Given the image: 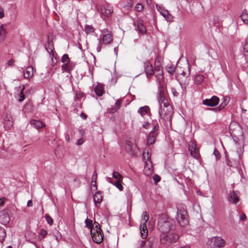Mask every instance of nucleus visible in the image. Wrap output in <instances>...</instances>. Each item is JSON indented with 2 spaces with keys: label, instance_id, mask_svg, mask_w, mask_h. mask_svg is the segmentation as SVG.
Masks as SVG:
<instances>
[{
  "label": "nucleus",
  "instance_id": "1",
  "mask_svg": "<svg viewBox=\"0 0 248 248\" xmlns=\"http://www.w3.org/2000/svg\"><path fill=\"white\" fill-rule=\"evenodd\" d=\"M158 102L160 105L159 114L161 119L165 123L169 122L171 124L173 114L172 108L169 106L168 100L164 96V91L161 89L159 91Z\"/></svg>",
  "mask_w": 248,
  "mask_h": 248
},
{
  "label": "nucleus",
  "instance_id": "2",
  "mask_svg": "<svg viewBox=\"0 0 248 248\" xmlns=\"http://www.w3.org/2000/svg\"><path fill=\"white\" fill-rule=\"evenodd\" d=\"M157 228L162 233H165L174 231V221L169 218L167 215H161L158 219Z\"/></svg>",
  "mask_w": 248,
  "mask_h": 248
},
{
  "label": "nucleus",
  "instance_id": "3",
  "mask_svg": "<svg viewBox=\"0 0 248 248\" xmlns=\"http://www.w3.org/2000/svg\"><path fill=\"white\" fill-rule=\"evenodd\" d=\"M244 152L243 146L236 143L235 144V150L231 152V159L234 162V164H232L231 161L227 160V165L232 167L233 165H238L242 160V156Z\"/></svg>",
  "mask_w": 248,
  "mask_h": 248
},
{
  "label": "nucleus",
  "instance_id": "4",
  "mask_svg": "<svg viewBox=\"0 0 248 248\" xmlns=\"http://www.w3.org/2000/svg\"><path fill=\"white\" fill-rule=\"evenodd\" d=\"M101 34L98 38V44L96 48L98 52H100L104 45L110 44L112 41V35L111 32L107 29L100 30Z\"/></svg>",
  "mask_w": 248,
  "mask_h": 248
},
{
  "label": "nucleus",
  "instance_id": "5",
  "mask_svg": "<svg viewBox=\"0 0 248 248\" xmlns=\"http://www.w3.org/2000/svg\"><path fill=\"white\" fill-rule=\"evenodd\" d=\"M179 238L177 234L174 232V231L165 233H161L160 235V241L162 244L169 245L176 242Z\"/></svg>",
  "mask_w": 248,
  "mask_h": 248
},
{
  "label": "nucleus",
  "instance_id": "6",
  "mask_svg": "<svg viewBox=\"0 0 248 248\" xmlns=\"http://www.w3.org/2000/svg\"><path fill=\"white\" fill-rule=\"evenodd\" d=\"M176 219L178 223L182 227H185L188 224V215L185 207H178Z\"/></svg>",
  "mask_w": 248,
  "mask_h": 248
},
{
  "label": "nucleus",
  "instance_id": "7",
  "mask_svg": "<svg viewBox=\"0 0 248 248\" xmlns=\"http://www.w3.org/2000/svg\"><path fill=\"white\" fill-rule=\"evenodd\" d=\"M142 158L145 163L144 173L146 175H150L153 172V168L151 160V155L149 151H144L142 153Z\"/></svg>",
  "mask_w": 248,
  "mask_h": 248
},
{
  "label": "nucleus",
  "instance_id": "8",
  "mask_svg": "<svg viewBox=\"0 0 248 248\" xmlns=\"http://www.w3.org/2000/svg\"><path fill=\"white\" fill-rule=\"evenodd\" d=\"M93 2L94 3L96 8L98 10L99 12L100 13L101 17L103 19H105L106 18H108L111 16V14L113 13V7L111 6H110L109 4L106 3L102 5L100 7V9L99 10L98 6V3H97V2L94 0Z\"/></svg>",
  "mask_w": 248,
  "mask_h": 248
},
{
  "label": "nucleus",
  "instance_id": "9",
  "mask_svg": "<svg viewBox=\"0 0 248 248\" xmlns=\"http://www.w3.org/2000/svg\"><path fill=\"white\" fill-rule=\"evenodd\" d=\"M159 129V126L158 124H156L153 130L149 133V136L147 138V144L148 145H151L154 144L155 141V139L158 135V130Z\"/></svg>",
  "mask_w": 248,
  "mask_h": 248
},
{
  "label": "nucleus",
  "instance_id": "10",
  "mask_svg": "<svg viewBox=\"0 0 248 248\" xmlns=\"http://www.w3.org/2000/svg\"><path fill=\"white\" fill-rule=\"evenodd\" d=\"M156 242V239L155 237H149L147 240L141 241L140 248H153Z\"/></svg>",
  "mask_w": 248,
  "mask_h": 248
},
{
  "label": "nucleus",
  "instance_id": "11",
  "mask_svg": "<svg viewBox=\"0 0 248 248\" xmlns=\"http://www.w3.org/2000/svg\"><path fill=\"white\" fill-rule=\"evenodd\" d=\"M212 247L211 248H220L225 245V241L221 237H214L212 238Z\"/></svg>",
  "mask_w": 248,
  "mask_h": 248
},
{
  "label": "nucleus",
  "instance_id": "12",
  "mask_svg": "<svg viewBox=\"0 0 248 248\" xmlns=\"http://www.w3.org/2000/svg\"><path fill=\"white\" fill-rule=\"evenodd\" d=\"M219 101V99L216 96H213L210 99H206L202 101V104L208 107H215L217 106Z\"/></svg>",
  "mask_w": 248,
  "mask_h": 248
},
{
  "label": "nucleus",
  "instance_id": "13",
  "mask_svg": "<svg viewBox=\"0 0 248 248\" xmlns=\"http://www.w3.org/2000/svg\"><path fill=\"white\" fill-rule=\"evenodd\" d=\"M144 68L147 78H150V77L154 75L153 66L149 61H147L144 62Z\"/></svg>",
  "mask_w": 248,
  "mask_h": 248
},
{
  "label": "nucleus",
  "instance_id": "14",
  "mask_svg": "<svg viewBox=\"0 0 248 248\" xmlns=\"http://www.w3.org/2000/svg\"><path fill=\"white\" fill-rule=\"evenodd\" d=\"M54 39V36L53 34L49 35L47 38V42L46 45V51L50 54L53 55V50L54 49L53 40Z\"/></svg>",
  "mask_w": 248,
  "mask_h": 248
},
{
  "label": "nucleus",
  "instance_id": "15",
  "mask_svg": "<svg viewBox=\"0 0 248 248\" xmlns=\"http://www.w3.org/2000/svg\"><path fill=\"white\" fill-rule=\"evenodd\" d=\"M188 149L191 156L195 158L198 159L199 156V151L197 148L196 144L194 142L191 141L189 143Z\"/></svg>",
  "mask_w": 248,
  "mask_h": 248
},
{
  "label": "nucleus",
  "instance_id": "16",
  "mask_svg": "<svg viewBox=\"0 0 248 248\" xmlns=\"http://www.w3.org/2000/svg\"><path fill=\"white\" fill-rule=\"evenodd\" d=\"M187 71L188 73H186L184 70H181L180 74L182 77L181 78V80L182 82L183 83V84L185 85H187L190 80V78L189 77L190 75V69L188 67H187Z\"/></svg>",
  "mask_w": 248,
  "mask_h": 248
},
{
  "label": "nucleus",
  "instance_id": "17",
  "mask_svg": "<svg viewBox=\"0 0 248 248\" xmlns=\"http://www.w3.org/2000/svg\"><path fill=\"white\" fill-rule=\"evenodd\" d=\"M93 241L97 244L101 243L103 240L104 234L102 232H94V233H91Z\"/></svg>",
  "mask_w": 248,
  "mask_h": 248
},
{
  "label": "nucleus",
  "instance_id": "18",
  "mask_svg": "<svg viewBox=\"0 0 248 248\" xmlns=\"http://www.w3.org/2000/svg\"><path fill=\"white\" fill-rule=\"evenodd\" d=\"M157 10L160 12L161 15L168 21H170L172 20V16L169 14L168 10L163 9L160 6H156Z\"/></svg>",
  "mask_w": 248,
  "mask_h": 248
},
{
  "label": "nucleus",
  "instance_id": "19",
  "mask_svg": "<svg viewBox=\"0 0 248 248\" xmlns=\"http://www.w3.org/2000/svg\"><path fill=\"white\" fill-rule=\"evenodd\" d=\"M75 66V63L72 61H70L69 62L65 63L63 64H62V69L63 71V72L64 71L70 73L71 70H72L74 69Z\"/></svg>",
  "mask_w": 248,
  "mask_h": 248
},
{
  "label": "nucleus",
  "instance_id": "20",
  "mask_svg": "<svg viewBox=\"0 0 248 248\" xmlns=\"http://www.w3.org/2000/svg\"><path fill=\"white\" fill-rule=\"evenodd\" d=\"M228 200L232 203H236L238 202L239 197L236 193L232 191L229 193Z\"/></svg>",
  "mask_w": 248,
  "mask_h": 248
},
{
  "label": "nucleus",
  "instance_id": "21",
  "mask_svg": "<svg viewBox=\"0 0 248 248\" xmlns=\"http://www.w3.org/2000/svg\"><path fill=\"white\" fill-rule=\"evenodd\" d=\"M34 70L32 66H28L24 71L23 75L25 78H28L33 76Z\"/></svg>",
  "mask_w": 248,
  "mask_h": 248
},
{
  "label": "nucleus",
  "instance_id": "22",
  "mask_svg": "<svg viewBox=\"0 0 248 248\" xmlns=\"http://www.w3.org/2000/svg\"><path fill=\"white\" fill-rule=\"evenodd\" d=\"M102 196L101 193L97 192L93 196V201L95 206L99 207L102 202Z\"/></svg>",
  "mask_w": 248,
  "mask_h": 248
},
{
  "label": "nucleus",
  "instance_id": "23",
  "mask_svg": "<svg viewBox=\"0 0 248 248\" xmlns=\"http://www.w3.org/2000/svg\"><path fill=\"white\" fill-rule=\"evenodd\" d=\"M140 230L141 237L143 239L146 238L147 237L148 234L146 225L140 224Z\"/></svg>",
  "mask_w": 248,
  "mask_h": 248
},
{
  "label": "nucleus",
  "instance_id": "24",
  "mask_svg": "<svg viewBox=\"0 0 248 248\" xmlns=\"http://www.w3.org/2000/svg\"><path fill=\"white\" fill-rule=\"evenodd\" d=\"M30 124L36 129H40L44 126V124L41 121L34 119L30 121Z\"/></svg>",
  "mask_w": 248,
  "mask_h": 248
},
{
  "label": "nucleus",
  "instance_id": "25",
  "mask_svg": "<svg viewBox=\"0 0 248 248\" xmlns=\"http://www.w3.org/2000/svg\"><path fill=\"white\" fill-rule=\"evenodd\" d=\"M94 92L97 95L102 96L104 93V87L102 84L98 83L94 87Z\"/></svg>",
  "mask_w": 248,
  "mask_h": 248
},
{
  "label": "nucleus",
  "instance_id": "26",
  "mask_svg": "<svg viewBox=\"0 0 248 248\" xmlns=\"http://www.w3.org/2000/svg\"><path fill=\"white\" fill-rule=\"evenodd\" d=\"M150 108L148 106H145L139 108L138 112L139 113L142 117H144L146 114L148 115L150 113Z\"/></svg>",
  "mask_w": 248,
  "mask_h": 248
},
{
  "label": "nucleus",
  "instance_id": "27",
  "mask_svg": "<svg viewBox=\"0 0 248 248\" xmlns=\"http://www.w3.org/2000/svg\"><path fill=\"white\" fill-rule=\"evenodd\" d=\"M155 71L157 73H163L162 67L161 65L160 62L157 59H156L155 61L154 71Z\"/></svg>",
  "mask_w": 248,
  "mask_h": 248
},
{
  "label": "nucleus",
  "instance_id": "28",
  "mask_svg": "<svg viewBox=\"0 0 248 248\" xmlns=\"http://www.w3.org/2000/svg\"><path fill=\"white\" fill-rule=\"evenodd\" d=\"M33 104L31 102L27 103L23 107V111L27 113L31 112L33 110Z\"/></svg>",
  "mask_w": 248,
  "mask_h": 248
},
{
  "label": "nucleus",
  "instance_id": "29",
  "mask_svg": "<svg viewBox=\"0 0 248 248\" xmlns=\"http://www.w3.org/2000/svg\"><path fill=\"white\" fill-rule=\"evenodd\" d=\"M122 103L121 99H118L117 100L115 104V107L111 108L110 109H109L108 112L109 113H114L117 111L121 107V104Z\"/></svg>",
  "mask_w": 248,
  "mask_h": 248
},
{
  "label": "nucleus",
  "instance_id": "30",
  "mask_svg": "<svg viewBox=\"0 0 248 248\" xmlns=\"http://www.w3.org/2000/svg\"><path fill=\"white\" fill-rule=\"evenodd\" d=\"M203 79L204 77L202 75H197L194 78V82L195 84L200 85L203 81Z\"/></svg>",
  "mask_w": 248,
  "mask_h": 248
},
{
  "label": "nucleus",
  "instance_id": "31",
  "mask_svg": "<svg viewBox=\"0 0 248 248\" xmlns=\"http://www.w3.org/2000/svg\"><path fill=\"white\" fill-rule=\"evenodd\" d=\"M93 227L91 230V233H94V232H102V230L100 228L99 224L97 222H94V224L93 225Z\"/></svg>",
  "mask_w": 248,
  "mask_h": 248
},
{
  "label": "nucleus",
  "instance_id": "32",
  "mask_svg": "<svg viewBox=\"0 0 248 248\" xmlns=\"http://www.w3.org/2000/svg\"><path fill=\"white\" fill-rule=\"evenodd\" d=\"M149 215L147 212H143L142 215V219L141 220V224L146 225L147 221L149 220Z\"/></svg>",
  "mask_w": 248,
  "mask_h": 248
},
{
  "label": "nucleus",
  "instance_id": "33",
  "mask_svg": "<svg viewBox=\"0 0 248 248\" xmlns=\"http://www.w3.org/2000/svg\"><path fill=\"white\" fill-rule=\"evenodd\" d=\"M6 31L3 27V26H0V42L4 41L6 37Z\"/></svg>",
  "mask_w": 248,
  "mask_h": 248
},
{
  "label": "nucleus",
  "instance_id": "34",
  "mask_svg": "<svg viewBox=\"0 0 248 248\" xmlns=\"http://www.w3.org/2000/svg\"><path fill=\"white\" fill-rule=\"evenodd\" d=\"M137 28L139 31L142 33L144 34L146 32V29L144 25L141 23L139 22L137 25Z\"/></svg>",
  "mask_w": 248,
  "mask_h": 248
},
{
  "label": "nucleus",
  "instance_id": "35",
  "mask_svg": "<svg viewBox=\"0 0 248 248\" xmlns=\"http://www.w3.org/2000/svg\"><path fill=\"white\" fill-rule=\"evenodd\" d=\"M227 104L226 103H222L220 104L218 107L215 108H207L206 109L208 110H213L215 111H219L222 109L226 106H227Z\"/></svg>",
  "mask_w": 248,
  "mask_h": 248
},
{
  "label": "nucleus",
  "instance_id": "36",
  "mask_svg": "<svg viewBox=\"0 0 248 248\" xmlns=\"http://www.w3.org/2000/svg\"><path fill=\"white\" fill-rule=\"evenodd\" d=\"M166 69L168 73L173 74L175 71V67L173 64L169 63L166 66Z\"/></svg>",
  "mask_w": 248,
  "mask_h": 248
},
{
  "label": "nucleus",
  "instance_id": "37",
  "mask_svg": "<svg viewBox=\"0 0 248 248\" xmlns=\"http://www.w3.org/2000/svg\"><path fill=\"white\" fill-rule=\"evenodd\" d=\"M6 236V233L5 230L2 227H0V242L3 243L5 240Z\"/></svg>",
  "mask_w": 248,
  "mask_h": 248
},
{
  "label": "nucleus",
  "instance_id": "38",
  "mask_svg": "<svg viewBox=\"0 0 248 248\" xmlns=\"http://www.w3.org/2000/svg\"><path fill=\"white\" fill-rule=\"evenodd\" d=\"M112 177L115 178L116 181H123V177L117 171H114L112 173Z\"/></svg>",
  "mask_w": 248,
  "mask_h": 248
},
{
  "label": "nucleus",
  "instance_id": "39",
  "mask_svg": "<svg viewBox=\"0 0 248 248\" xmlns=\"http://www.w3.org/2000/svg\"><path fill=\"white\" fill-rule=\"evenodd\" d=\"M85 31L87 34H90L94 31V29L92 25H86L85 26Z\"/></svg>",
  "mask_w": 248,
  "mask_h": 248
},
{
  "label": "nucleus",
  "instance_id": "40",
  "mask_svg": "<svg viewBox=\"0 0 248 248\" xmlns=\"http://www.w3.org/2000/svg\"><path fill=\"white\" fill-rule=\"evenodd\" d=\"M123 181H116L112 185H114L120 191H122L124 187L122 185Z\"/></svg>",
  "mask_w": 248,
  "mask_h": 248
},
{
  "label": "nucleus",
  "instance_id": "41",
  "mask_svg": "<svg viewBox=\"0 0 248 248\" xmlns=\"http://www.w3.org/2000/svg\"><path fill=\"white\" fill-rule=\"evenodd\" d=\"M85 223L86 224V227L90 230H91L92 228L93 227L92 220L88 219V218L85 219Z\"/></svg>",
  "mask_w": 248,
  "mask_h": 248
},
{
  "label": "nucleus",
  "instance_id": "42",
  "mask_svg": "<svg viewBox=\"0 0 248 248\" xmlns=\"http://www.w3.org/2000/svg\"><path fill=\"white\" fill-rule=\"evenodd\" d=\"M45 217L47 223L50 226L52 225L53 224V219L52 218L47 214L45 215Z\"/></svg>",
  "mask_w": 248,
  "mask_h": 248
},
{
  "label": "nucleus",
  "instance_id": "43",
  "mask_svg": "<svg viewBox=\"0 0 248 248\" xmlns=\"http://www.w3.org/2000/svg\"><path fill=\"white\" fill-rule=\"evenodd\" d=\"M61 61L64 64L65 63L69 62L71 61L69 60L68 55L67 54H65L62 56Z\"/></svg>",
  "mask_w": 248,
  "mask_h": 248
},
{
  "label": "nucleus",
  "instance_id": "44",
  "mask_svg": "<svg viewBox=\"0 0 248 248\" xmlns=\"http://www.w3.org/2000/svg\"><path fill=\"white\" fill-rule=\"evenodd\" d=\"M24 89H25V86H23L22 88L21 89L20 93L18 94V95L19 96V98H18V100L20 102L23 101L25 99V95L23 92Z\"/></svg>",
  "mask_w": 248,
  "mask_h": 248
},
{
  "label": "nucleus",
  "instance_id": "45",
  "mask_svg": "<svg viewBox=\"0 0 248 248\" xmlns=\"http://www.w3.org/2000/svg\"><path fill=\"white\" fill-rule=\"evenodd\" d=\"M156 81L160 84L163 79V73H157L155 75Z\"/></svg>",
  "mask_w": 248,
  "mask_h": 248
},
{
  "label": "nucleus",
  "instance_id": "46",
  "mask_svg": "<svg viewBox=\"0 0 248 248\" xmlns=\"http://www.w3.org/2000/svg\"><path fill=\"white\" fill-rule=\"evenodd\" d=\"M241 17L244 22L248 24V14L243 13L241 15Z\"/></svg>",
  "mask_w": 248,
  "mask_h": 248
},
{
  "label": "nucleus",
  "instance_id": "47",
  "mask_svg": "<svg viewBox=\"0 0 248 248\" xmlns=\"http://www.w3.org/2000/svg\"><path fill=\"white\" fill-rule=\"evenodd\" d=\"M47 234V231L45 229H41L39 234V238L41 239H43Z\"/></svg>",
  "mask_w": 248,
  "mask_h": 248
},
{
  "label": "nucleus",
  "instance_id": "48",
  "mask_svg": "<svg viewBox=\"0 0 248 248\" xmlns=\"http://www.w3.org/2000/svg\"><path fill=\"white\" fill-rule=\"evenodd\" d=\"M135 10L138 12L141 11L143 9V5L140 3H138L135 7Z\"/></svg>",
  "mask_w": 248,
  "mask_h": 248
},
{
  "label": "nucleus",
  "instance_id": "49",
  "mask_svg": "<svg viewBox=\"0 0 248 248\" xmlns=\"http://www.w3.org/2000/svg\"><path fill=\"white\" fill-rule=\"evenodd\" d=\"M13 125V122L9 120H7L5 122V127L7 129L10 128Z\"/></svg>",
  "mask_w": 248,
  "mask_h": 248
},
{
  "label": "nucleus",
  "instance_id": "50",
  "mask_svg": "<svg viewBox=\"0 0 248 248\" xmlns=\"http://www.w3.org/2000/svg\"><path fill=\"white\" fill-rule=\"evenodd\" d=\"M153 179L155 183L156 184L160 181V176L157 174L154 175L153 177Z\"/></svg>",
  "mask_w": 248,
  "mask_h": 248
},
{
  "label": "nucleus",
  "instance_id": "51",
  "mask_svg": "<svg viewBox=\"0 0 248 248\" xmlns=\"http://www.w3.org/2000/svg\"><path fill=\"white\" fill-rule=\"evenodd\" d=\"M213 154L215 156L217 160L219 159L220 158V153L216 149H215L214 150Z\"/></svg>",
  "mask_w": 248,
  "mask_h": 248
},
{
  "label": "nucleus",
  "instance_id": "52",
  "mask_svg": "<svg viewBox=\"0 0 248 248\" xmlns=\"http://www.w3.org/2000/svg\"><path fill=\"white\" fill-rule=\"evenodd\" d=\"M171 93L174 97H177L179 95V93L175 88L171 87Z\"/></svg>",
  "mask_w": 248,
  "mask_h": 248
},
{
  "label": "nucleus",
  "instance_id": "53",
  "mask_svg": "<svg viewBox=\"0 0 248 248\" xmlns=\"http://www.w3.org/2000/svg\"><path fill=\"white\" fill-rule=\"evenodd\" d=\"M97 173L95 171H94L93 173V174L92 175V183H96V179H97Z\"/></svg>",
  "mask_w": 248,
  "mask_h": 248
},
{
  "label": "nucleus",
  "instance_id": "54",
  "mask_svg": "<svg viewBox=\"0 0 248 248\" xmlns=\"http://www.w3.org/2000/svg\"><path fill=\"white\" fill-rule=\"evenodd\" d=\"M244 51L248 53V39L246 40L245 43L243 46Z\"/></svg>",
  "mask_w": 248,
  "mask_h": 248
},
{
  "label": "nucleus",
  "instance_id": "55",
  "mask_svg": "<svg viewBox=\"0 0 248 248\" xmlns=\"http://www.w3.org/2000/svg\"><path fill=\"white\" fill-rule=\"evenodd\" d=\"M246 218V215L245 214L243 213L242 214L240 215L239 216V219L240 221H244Z\"/></svg>",
  "mask_w": 248,
  "mask_h": 248
},
{
  "label": "nucleus",
  "instance_id": "56",
  "mask_svg": "<svg viewBox=\"0 0 248 248\" xmlns=\"http://www.w3.org/2000/svg\"><path fill=\"white\" fill-rule=\"evenodd\" d=\"M4 16V13L3 9L0 6V18L3 17Z\"/></svg>",
  "mask_w": 248,
  "mask_h": 248
},
{
  "label": "nucleus",
  "instance_id": "57",
  "mask_svg": "<svg viewBox=\"0 0 248 248\" xmlns=\"http://www.w3.org/2000/svg\"><path fill=\"white\" fill-rule=\"evenodd\" d=\"M150 124L148 122H145L144 124H142L143 127L145 129H148L150 126Z\"/></svg>",
  "mask_w": 248,
  "mask_h": 248
},
{
  "label": "nucleus",
  "instance_id": "58",
  "mask_svg": "<svg viewBox=\"0 0 248 248\" xmlns=\"http://www.w3.org/2000/svg\"><path fill=\"white\" fill-rule=\"evenodd\" d=\"M83 140L82 139H79L77 142V144L78 145H81L83 143Z\"/></svg>",
  "mask_w": 248,
  "mask_h": 248
},
{
  "label": "nucleus",
  "instance_id": "59",
  "mask_svg": "<svg viewBox=\"0 0 248 248\" xmlns=\"http://www.w3.org/2000/svg\"><path fill=\"white\" fill-rule=\"evenodd\" d=\"M6 198L2 197L0 198V205H2L3 204L4 202L6 200Z\"/></svg>",
  "mask_w": 248,
  "mask_h": 248
},
{
  "label": "nucleus",
  "instance_id": "60",
  "mask_svg": "<svg viewBox=\"0 0 248 248\" xmlns=\"http://www.w3.org/2000/svg\"><path fill=\"white\" fill-rule=\"evenodd\" d=\"M14 61L13 60V59H11L8 62H7V64L9 65V66H12L13 64H14Z\"/></svg>",
  "mask_w": 248,
  "mask_h": 248
},
{
  "label": "nucleus",
  "instance_id": "61",
  "mask_svg": "<svg viewBox=\"0 0 248 248\" xmlns=\"http://www.w3.org/2000/svg\"><path fill=\"white\" fill-rule=\"evenodd\" d=\"M106 179L108 182L111 183V184H114V182L112 181V179L111 178L108 177H107Z\"/></svg>",
  "mask_w": 248,
  "mask_h": 248
},
{
  "label": "nucleus",
  "instance_id": "62",
  "mask_svg": "<svg viewBox=\"0 0 248 248\" xmlns=\"http://www.w3.org/2000/svg\"><path fill=\"white\" fill-rule=\"evenodd\" d=\"M65 140H66L67 142H69V141H70V136H69V135H68V134H66V135H65Z\"/></svg>",
  "mask_w": 248,
  "mask_h": 248
},
{
  "label": "nucleus",
  "instance_id": "63",
  "mask_svg": "<svg viewBox=\"0 0 248 248\" xmlns=\"http://www.w3.org/2000/svg\"><path fill=\"white\" fill-rule=\"evenodd\" d=\"M27 205L28 207H31V206H32V201L31 200L28 201V202H27Z\"/></svg>",
  "mask_w": 248,
  "mask_h": 248
},
{
  "label": "nucleus",
  "instance_id": "64",
  "mask_svg": "<svg viewBox=\"0 0 248 248\" xmlns=\"http://www.w3.org/2000/svg\"><path fill=\"white\" fill-rule=\"evenodd\" d=\"M80 116H81V118H82L84 120L87 118L86 115L85 113H81L80 114Z\"/></svg>",
  "mask_w": 248,
  "mask_h": 248
}]
</instances>
